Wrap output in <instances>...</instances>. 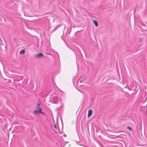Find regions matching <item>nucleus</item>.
<instances>
[{
  "mask_svg": "<svg viewBox=\"0 0 147 147\" xmlns=\"http://www.w3.org/2000/svg\"><path fill=\"white\" fill-rule=\"evenodd\" d=\"M61 99L60 96L58 95L56 96H51L50 97V101L53 103H55L59 105L61 104Z\"/></svg>",
  "mask_w": 147,
  "mask_h": 147,
  "instance_id": "1",
  "label": "nucleus"
},
{
  "mask_svg": "<svg viewBox=\"0 0 147 147\" xmlns=\"http://www.w3.org/2000/svg\"><path fill=\"white\" fill-rule=\"evenodd\" d=\"M92 113V110L91 109H90L88 111V117H90Z\"/></svg>",
  "mask_w": 147,
  "mask_h": 147,
  "instance_id": "2",
  "label": "nucleus"
},
{
  "mask_svg": "<svg viewBox=\"0 0 147 147\" xmlns=\"http://www.w3.org/2000/svg\"><path fill=\"white\" fill-rule=\"evenodd\" d=\"M43 56V55L41 53H38L36 55V57H41Z\"/></svg>",
  "mask_w": 147,
  "mask_h": 147,
  "instance_id": "3",
  "label": "nucleus"
},
{
  "mask_svg": "<svg viewBox=\"0 0 147 147\" xmlns=\"http://www.w3.org/2000/svg\"><path fill=\"white\" fill-rule=\"evenodd\" d=\"M93 23L96 27H97L98 26V23L95 20H94Z\"/></svg>",
  "mask_w": 147,
  "mask_h": 147,
  "instance_id": "4",
  "label": "nucleus"
},
{
  "mask_svg": "<svg viewBox=\"0 0 147 147\" xmlns=\"http://www.w3.org/2000/svg\"><path fill=\"white\" fill-rule=\"evenodd\" d=\"M38 109V112H39L40 113H41L43 115L44 114V113H43V112H42V108H40V109Z\"/></svg>",
  "mask_w": 147,
  "mask_h": 147,
  "instance_id": "5",
  "label": "nucleus"
},
{
  "mask_svg": "<svg viewBox=\"0 0 147 147\" xmlns=\"http://www.w3.org/2000/svg\"><path fill=\"white\" fill-rule=\"evenodd\" d=\"M25 53V51L24 50H21L20 52V54H24Z\"/></svg>",
  "mask_w": 147,
  "mask_h": 147,
  "instance_id": "6",
  "label": "nucleus"
},
{
  "mask_svg": "<svg viewBox=\"0 0 147 147\" xmlns=\"http://www.w3.org/2000/svg\"><path fill=\"white\" fill-rule=\"evenodd\" d=\"M40 106L39 103H38L37 104V105L36 106V109H40Z\"/></svg>",
  "mask_w": 147,
  "mask_h": 147,
  "instance_id": "7",
  "label": "nucleus"
},
{
  "mask_svg": "<svg viewBox=\"0 0 147 147\" xmlns=\"http://www.w3.org/2000/svg\"><path fill=\"white\" fill-rule=\"evenodd\" d=\"M127 128L129 130H130V131H132V129L131 128V127H127Z\"/></svg>",
  "mask_w": 147,
  "mask_h": 147,
  "instance_id": "8",
  "label": "nucleus"
},
{
  "mask_svg": "<svg viewBox=\"0 0 147 147\" xmlns=\"http://www.w3.org/2000/svg\"><path fill=\"white\" fill-rule=\"evenodd\" d=\"M34 112L36 113H37L38 112V111L36 110H34Z\"/></svg>",
  "mask_w": 147,
  "mask_h": 147,
  "instance_id": "9",
  "label": "nucleus"
},
{
  "mask_svg": "<svg viewBox=\"0 0 147 147\" xmlns=\"http://www.w3.org/2000/svg\"><path fill=\"white\" fill-rule=\"evenodd\" d=\"M54 127H55V129L57 128V126H56V125L55 124V125H54Z\"/></svg>",
  "mask_w": 147,
  "mask_h": 147,
  "instance_id": "10",
  "label": "nucleus"
},
{
  "mask_svg": "<svg viewBox=\"0 0 147 147\" xmlns=\"http://www.w3.org/2000/svg\"><path fill=\"white\" fill-rule=\"evenodd\" d=\"M54 132H55V133H58V132H57V131H54Z\"/></svg>",
  "mask_w": 147,
  "mask_h": 147,
  "instance_id": "11",
  "label": "nucleus"
},
{
  "mask_svg": "<svg viewBox=\"0 0 147 147\" xmlns=\"http://www.w3.org/2000/svg\"><path fill=\"white\" fill-rule=\"evenodd\" d=\"M82 80H81L80 81V83H81L82 82Z\"/></svg>",
  "mask_w": 147,
  "mask_h": 147,
  "instance_id": "12",
  "label": "nucleus"
}]
</instances>
